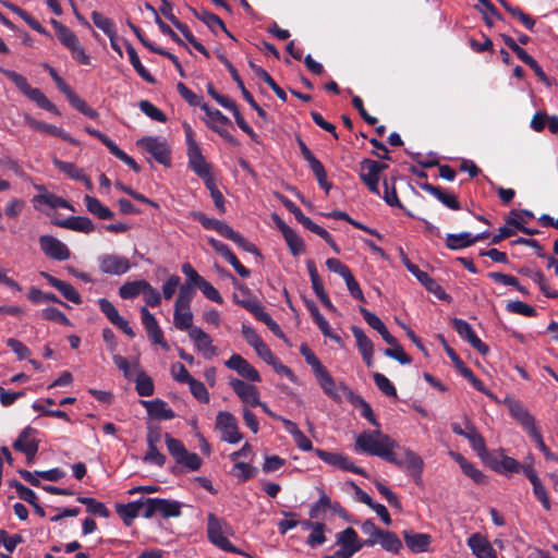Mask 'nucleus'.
<instances>
[{
  "mask_svg": "<svg viewBox=\"0 0 558 558\" xmlns=\"http://www.w3.org/2000/svg\"><path fill=\"white\" fill-rule=\"evenodd\" d=\"M399 448V444L379 428L363 432L355 437L354 450L356 452L379 457L395 465L402 466V461L395 452Z\"/></svg>",
  "mask_w": 558,
  "mask_h": 558,
  "instance_id": "f257e3e1",
  "label": "nucleus"
},
{
  "mask_svg": "<svg viewBox=\"0 0 558 558\" xmlns=\"http://www.w3.org/2000/svg\"><path fill=\"white\" fill-rule=\"evenodd\" d=\"M502 403L507 407L510 415L521 425L523 430L536 444L537 448L542 451L547 460L558 462V456L549 450L546 446L541 429L536 424L535 417L530 411L518 400L506 397Z\"/></svg>",
  "mask_w": 558,
  "mask_h": 558,
  "instance_id": "f03ea898",
  "label": "nucleus"
},
{
  "mask_svg": "<svg viewBox=\"0 0 558 558\" xmlns=\"http://www.w3.org/2000/svg\"><path fill=\"white\" fill-rule=\"evenodd\" d=\"M232 534L233 530L228 522L218 519L213 513L207 515V535L209 541L225 551L244 555L242 550L233 546L228 539ZM245 556L252 558L248 554H245Z\"/></svg>",
  "mask_w": 558,
  "mask_h": 558,
  "instance_id": "7ed1b4c3",
  "label": "nucleus"
},
{
  "mask_svg": "<svg viewBox=\"0 0 558 558\" xmlns=\"http://www.w3.org/2000/svg\"><path fill=\"white\" fill-rule=\"evenodd\" d=\"M1 73L15 84V86L36 105L54 114H60L58 108L45 96L39 88L32 87L27 80L15 71L0 69Z\"/></svg>",
  "mask_w": 558,
  "mask_h": 558,
  "instance_id": "20e7f679",
  "label": "nucleus"
},
{
  "mask_svg": "<svg viewBox=\"0 0 558 558\" xmlns=\"http://www.w3.org/2000/svg\"><path fill=\"white\" fill-rule=\"evenodd\" d=\"M315 377L325 395H327L335 402L340 403L343 398L350 401L354 395V392L343 381H335L326 368Z\"/></svg>",
  "mask_w": 558,
  "mask_h": 558,
  "instance_id": "39448f33",
  "label": "nucleus"
},
{
  "mask_svg": "<svg viewBox=\"0 0 558 558\" xmlns=\"http://www.w3.org/2000/svg\"><path fill=\"white\" fill-rule=\"evenodd\" d=\"M136 145L149 154L158 163L170 165V148L167 141L159 136H144Z\"/></svg>",
  "mask_w": 558,
  "mask_h": 558,
  "instance_id": "423d86ee",
  "label": "nucleus"
},
{
  "mask_svg": "<svg viewBox=\"0 0 558 558\" xmlns=\"http://www.w3.org/2000/svg\"><path fill=\"white\" fill-rule=\"evenodd\" d=\"M97 263L101 272L111 276H122L132 268L128 257L114 253L99 255Z\"/></svg>",
  "mask_w": 558,
  "mask_h": 558,
  "instance_id": "0eeeda50",
  "label": "nucleus"
},
{
  "mask_svg": "<svg viewBox=\"0 0 558 558\" xmlns=\"http://www.w3.org/2000/svg\"><path fill=\"white\" fill-rule=\"evenodd\" d=\"M387 168V165L380 163L372 159H364L360 165V178L368 187V190L380 195L379 179L380 173Z\"/></svg>",
  "mask_w": 558,
  "mask_h": 558,
  "instance_id": "6e6552de",
  "label": "nucleus"
},
{
  "mask_svg": "<svg viewBox=\"0 0 558 558\" xmlns=\"http://www.w3.org/2000/svg\"><path fill=\"white\" fill-rule=\"evenodd\" d=\"M315 454L325 463L338 468L343 471H350L352 473L367 476L365 470L356 466L350 457L340 452H331L323 449H316Z\"/></svg>",
  "mask_w": 558,
  "mask_h": 558,
  "instance_id": "1a4fd4ad",
  "label": "nucleus"
},
{
  "mask_svg": "<svg viewBox=\"0 0 558 558\" xmlns=\"http://www.w3.org/2000/svg\"><path fill=\"white\" fill-rule=\"evenodd\" d=\"M216 428L221 433V439L229 444H238L242 439L235 416L227 411H221L216 417Z\"/></svg>",
  "mask_w": 558,
  "mask_h": 558,
  "instance_id": "9d476101",
  "label": "nucleus"
},
{
  "mask_svg": "<svg viewBox=\"0 0 558 558\" xmlns=\"http://www.w3.org/2000/svg\"><path fill=\"white\" fill-rule=\"evenodd\" d=\"M39 440L37 438V430L31 426L25 427L14 441L13 447L15 450L23 452L28 462L33 461L38 451Z\"/></svg>",
  "mask_w": 558,
  "mask_h": 558,
  "instance_id": "9b49d317",
  "label": "nucleus"
},
{
  "mask_svg": "<svg viewBox=\"0 0 558 558\" xmlns=\"http://www.w3.org/2000/svg\"><path fill=\"white\" fill-rule=\"evenodd\" d=\"M189 337L193 341L197 352H199L205 360H211L218 354L217 348L213 344L211 337L202 328H191Z\"/></svg>",
  "mask_w": 558,
  "mask_h": 558,
  "instance_id": "f8f14e48",
  "label": "nucleus"
},
{
  "mask_svg": "<svg viewBox=\"0 0 558 558\" xmlns=\"http://www.w3.org/2000/svg\"><path fill=\"white\" fill-rule=\"evenodd\" d=\"M39 245L41 251L52 259L66 260L70 257L68 246L52 235H41Z\"/></svg>",
  "mask_w": 558,
  "mask_h": 558,
  "instance_id": "ddd939ff",
  "label": "nucleus"
},
{
  "mask_svg": "<svg viewBox=\"0 0 558 558\" xmlns=\"http://www.w3.org/2000/svg\"><path fill=\"white\" fill-rule=\"evenodd\" d=\"M225 365L228 368L235 371L241 377L250 381L258 383L262 380L257 369L240 354H232L230 359L225 362Z\"/></svg>",
  "mask_w": 558,
  "mask_h": 558,
  "instance_id": "4468645a",
  "label": "nucleus"
},
{
  "mask_svg": "<svg viewBox=\"0 0 558 558\" xmlns=\"http://www.w3.org/2000/svg\"><path fill=\"white\" fill-rule=\"evenodd\" d=\"M452 325L458 335L468 341L481 354H486L488 352V347L476 336L472 326L468 322L460 318H453Z\"/></svg>",
  "mask_w": 558,
  "mask_h": 558,
  "instance_id": "2eb2a0df",
  "label": "nucleus"
},
{
  "mask_svg": "<svg viewBox=\"0 0 558 558\" xmlns=\"http://www.w3.org/2000/svg\"><path fill=\"white\" fill-rule=\"evenodd\" d=\"M98 305L100 311L105 314L108 320L120 328L126 336L133 338L135 336L134 330L129 323L120 316L116 306L107 299H99Z\"/></svg>",
  "mask_w": 558,
  "mask_h": 558,
  "instance_id": "dca6fc26",
  "label": "nucleus"
},
{
  "mask_svg": "<svg viewBox=\"0 0 558 558\" xmlns=\"http://www.w3.org/2000/svg\"><path fill=\"white\" fill-rule=\"evenodd\" d=\"M229 385L243 403L251 407L259 404V392L255 386L238 378L230 379Z\"/></svg>",
  "mask_w": 558,
  "mask_h": 558,
  "instance_id": "f3484780",
  "label": "nucleus"
},
{
  "mask_svg": "<svg viewBox=\"0 0 558 558\" xmlns=\"http://www.w3.org/2000/svg\"><path fill=\"white\" fill-rule=\"evenodd\" d=\"M468 546L476 558H497V551L481 533H474L468 538Z\"/></svg>",
  "mask_w": 558,
  "mask_h": 558,
  "instance_id": "a211bd4d",
  "label": "nucleus"
},
{
  "mask_svg": "<svg viewBox=\"0 0 558 558\" xmlns=\"http://www.w3.org/2000/svg\"><path fill=\"white\" fill-rule=\"evenodd\" d=\"M25 123L35 131H38L44 134H49L52 136H58L72 145H78V142L75 138H73L69 133L63 131L61 128L38 121L34 118H31L29 116L25 117Z\"/></svg>",
  "mask_w": 558,
  "mask_h": 558,
  "instance_id": "6ab92c4d",
  "label": "nucleus"
},
{
  "mask_svg": "<svg viewBox=\"0 0 558 558\" xmlns=\"http://www.w3.org/2000/svg\"><path fill=\"white\" fill-rule=\"evenodd\" d=\"M50 24L56 32L57 38L70 51V53H73L76 49L83 47L78 37L68 26L54 19L50 21Z\"/></svg>",
  "mask_w": 558,
  "mask_h": 558,
  "instance_id": "aec40b11",
  "label": "nucleus"
},
{
  "mask_svg": "<svg viewBox=\"0 0 558 558\" xmlns=\"http://www.w3.org/2000/svg\"><path fill=\"white\" fill-rule=\"evenodd\" d=\"M404 543L408 546V548L415 553H426L429 550V546L432 543V537L427 533H415L412 531H403L402 533Z\"/></svg>",
  "mask_w": 558,
  "mask_h": 558,
  "instance_id": "412c9836",
  "label": "nucleus"
},
{
  "mask_svg": "<svg viewBox=\"0 0 558 558\" xmlns=\"http://www.w3.org/2000/svg\"><path fill=\"white\" fill-rule=\"evenodd\" d=\"M524 475L529 478L533 486V494L535 498L542 504L544 509L550 510L551 505L548 494L536 471L534 470L533 464H530L524 469Z\"/></svg>",
  "mask_w": 558,
  "mask_h": 558,
  "instance_id": "4be33fe9",
  "label": "nucleus"
},
{
  "mask_svg": "<svg viewBox=\"0 0 558 558\" xmlns=\"http://www.w3.org/2000/svg\"><path fill=\"white\" fill-rule=\"evenodd\" d=\"M351 331L356 340V345L363 357V361L368 367L373 366L374 344L372 340L360 327L352 326Z\"/></svg>",
  "mask_w": 558,
  "mask_h": 558,
  "instance_id": "5701e85b",
  "label": "nucleus"
},
{
  "mask_svg": "<svg viewBox=\"0 0 558 558\" xmlns=\"http://www.w3.org/2000/svg\"><path fill=\"white\" fill-rule=\"evenodd\" d=\"M201 108L206 113L207 119L205 123L207 124V126L217 132L218 134H220L221 136H225V126L230 123V120L225 114H222L218 109L211 108L207 104L201 105Z\"/></svg>",
  "mask_w": 558,
  "mask_h": 558,
  "instance_id": "b1692460",
  "label": "nucleus"
},
{
  "mask_svg": "<svg viewBox=\"0 0 558 558\" xmlns=\"http://www.w3.org/2000/svg\"><path fill=\"white\" fill-rule=\"evenodd\" d=\"M493 469L499 473L512 474V473H523L524 469L532 464L530 463L521 464L514 458L505 456L502 452L493 460Z\"/></svg>",
  "mask_w": 558,
  "mask_h": 558,
  "instance_id": "393cba45",
  "label": "nucleus"
},
{
  "mask_svg": "<svg viewBox=\"0 0 558 558\" xmlns=\"http://www.w3.org/2000/svg\"><path fill=\"white\" fill-rule=\"evenodd\" d=\"M404 460H401L407 472L418 482L422 477L424 462L423 459L410 448H402Z\"/></svg>",
  "mask_w": 558,
  "mask_h": 558,
  "instance_id": "a878e982",
  "label": "nucleus"
},
{
  "mask_svg": "<svg viewBox=\"0 0 558 558\" xmlns=\"http://www.w3.org/2000/svg\"><path fill=\"white\" fill-rule=\"evenodd\" d=\"M336 545L350 549L356 554L365 546V543L359 538L357 533L353 527H347L336 534Z\"/></svg>",
  "mask_w": 558,
  "mask_h": 558,
  "instance_id": "bb28decb",
  "label": "nucleus"
},
{
  "mask_svg": "<svg viewBox=\"0 0 558 558\" xmlns=\"http://www.w3.org/2000/svg\"><path fill=\"white\" fill-rule=\"evenodd\" d=\"M189 159V168L199 178L211 173V166L203 156L201 147H195L191 151H186Z\"/></svg>",
  "mask_w": 558,
  "mask_h": 558,
  "instance_id": "cd10ccee",
  "label": "nucleus"
},
{
  "mask_svg": "<svg viewBox=\"0 0 558 558\" xmlns=\"http://www.w3.org/2000/svg\"><path fill=\"white\" fill-rule=\"evenodd\" d=\"M486 238V233L472 235L470 232H461L458 234H447L446 244L450 250H461L472 245L473 243Z\"/></svg>",
  "mask_w": 558,
  "mask_h": 558,
  "instance_id": "c85d7f7f",
  "label": "nucleus"
},
{
  "mask_svg": "<svg viewBox=\"0 0 558 558\" xmlns=\"http://www.w3.org/2000/svg\"><path fill=\"white\" fill-rule=\"evenodd\" d=\"M40 193L34 197L36 205H47L50 208H64L74 211V207L65 199L47 192L43 186H36Z\"/></svg>",
  "mask_w": 558,
  "mask_h": 558,
  "instance_id": "c756f323",
  "label": "nucleus"
},
{
  "mask_svg": "<svg viewBox=\"0 0 558 558\" xmlns=\"http://www.w3.org/2000/svg\"><path fill=\"white\" fill-rule=\"evenodd\" d=\"M149 416L158 420H172L175 414L163 400L155 399L150 401H142Z\"/></svg>",
  "mask_w": 558,
  "mask_h": 558,
  "instance_id": "7c9ffc66",
  "label": "nucleus"
},
{
  "mask_svg": "<svg viewBox=\"0 0 558 558\" xmlns=\"http://www.w3.org/2000/svg\"><path fill=\"white\" fill-rule=\"evenodd\" d=\"M57 225L72 231L83 232L86 234L95 230L94 222L88 217L84 216H72L59 221Z\"/></svg>",
  "mask_w": 558,
  "mask_h": 558,
  "instance_id": "2f4dec72",
  "label": "nucleus"
},
{
  "mask_svg": "<svg viewBox=\"0 0 558 558\" xmlns=\"http://www.w3.org/2000/svg\"><path fill=\"white\" fill-rule=\"evenodd\" d=\"M134 369L136 372L135 388L141 397H149L154 393V383L151 378L141 369L137 361L134 362Z\"/></svg>",
  "mask_w": 558,
  "mask_h": 558,
  "instance_id": "473e14b6",
  "label": "nucleus"
},
{
  "mask_svg": "<svg viewBox=\"0 0 558 558\" xmlns=\"http://www.w3.org/2000/svg\"><path fill=\"white\" fill-rule=\"evenodd\" d=\"M423 189L424 191L433 195L435 198H437L446 207L452 210L460 209V204L452 193L445 192L444 190H441V187L434 186L432 184H425Z\"/></svg>",
  "mask_w": 558,
  "mask_h": 558,
  "instance_id": "72a5a7b5",
  "label": "nucleus"
},
{
  "mask_svg": "<svg viewBox=\"0 0 558 558\" xmlns=\"http://www.w3.org/2000/svg\"><path fill=\"white\" fill-rule=\"evenodd\" d=\"M451 457L454 459L456 462L460 465L463 473L472 478L477 484H484L485 483V475L482 471L475 468L474 464L469 462L462 454L458 452H450Z\"/></svg>",
  "mask_w": 558,
  "mask_h": 558,
  "instance_id": "f704fd0d",
  "label": "nucleus"
},
{
  "mask_svg": "<svg viewBox=\"0 0 558 558\" xmlns=\"http://www.w3.org/2000/svg\"><path fill=\"white\" fill-rule=\"evenodd\" d=\"M182 504L177 500L155 498L156 513L162 518L179 517L181 514Z\"/></svg>",
  "mask_w": 558,
  "mask_h": 558,
  "instance_id": "c9c22d12",
  "label": "nucleus"
},
{
  "mask_svg": "<svg viewBox=\"0 0 558 558\" xmlns=\"http://www.w3.org/2000/svg\"><path fill=\"white\" fill-rule=\"evenodd\" d=\"M377 544H379L384 550L391 554H399L403 547L402 542L397 534L388 530H383L377 539Z\"/></svg>",
  "mask_w": 558,
  "mask_h": 558,
  "instance_id": "e433bc0d",
  "label": "nucleus"
},
{
  "mask_svg": "<svg viewBox=\"0 0 558 558\" xmlns=\"http://www.w3.org/2000/svg\"><path fill=\"white\" fill-rule=\"evenodd\" d=\"M465 434L466 435L464 438L469 440L472 449L476 451L480 457H483L486 453L485 440L482 437V435L476 430L474 425H472L468 420L465 422Z\"/></svg>",
  "mask_w": 558,
  "mask_h": 558,
  "instance_id": "4c0bfd02",
  "label": "nucleus"
},
{
  "mask_svg": "<svg viewBox=\"0 0 558 558\" xmlns=\"http://www.w3.org/2000/svg\"><path fill=\"white\" fill-rule=\"evenodd\" d=\"M84 203L86 209L94 216L99 219H111L113 217V213L105 205L100 203V201L94 196L85 195Z\"/></svg>",
  "mask_w": 558,
  "mask_h": 558,
  "instance_id": "58836bf2",
  "label": "nucleus"
},
{
  "mask_svg": "<svg viewBox=\"0 0 558 558\" xmlns=\"http://www.w3.org/2000/svg\"><path fill=\"white\" fill-rule=\"evenodd\" d=\"M257 473V468L245 462H234L230 470V474L235 477L239 483H245L248 480L254 478Z\"/></svg>",
  "mask_w": 558,
  "mask_h": 558,
  "instance_id": "ea45409f",
  "label": "nucleus"
},
{
  "mask_svg": "<svg viewBox=\"0 0 558 558\" xmlns=\"http://www.w3.org/2000/svg\"><path fill=\"white\" fill-rule=\"evenodd\" d=\"M311 314L313 316L314 322L317 324L319 330L325 337L330 338L337 343H341V338L337 333H333L331 327L327 319L320 314L318 308L315 305L310 307Z\"/></svg>",
  "mask_w": 558,
  "mask_h": 558,
  "instance_id": "a19ab883",
  "label": "nucleus"
},
{
  "mask_svg": "<svg viewBox=\"0 0 558 558\" xmlns=\"http://www.w3.org/2000/svg\"><path fill=\"white\" fill-rule=\"evenodd\" d=\"M146 280L126 281L119 288V296L123 300H132L142 294Z\"/></svg>",
  "mask_w": 558,
  "mask_h": 558,
  "instance_id": "79ce46f5",
  "label": "nucleus"
},
{
  "mask_svg": "<svg viewBox=\"0 0 558 558\" xmlns=\"http://www.w3.org/2000/svg\"><path fill=\"white\" fill-rule=\"evenodd\" d=\"M173 324L179 330H191L193 326V313L191 308H174L173 312Z\"/></svg>",
  "mask_w": 558,
  "mask_h": 558,
  "instance_id": "37998d69",
  "label": "nucleus"
},
{
  "mask_svg": "<svg viewBox=\"0 0 558 558\" xmlns=\"http://www.w3.org/2000/svg\"><path fill=\"white\" fill-rule=\"evenodd\" d=\"M116 511L128 526L132 524L135 518L140 517L137 500L129 504H118Z\"/></svg>",
  "mask_w": 558,
  "mask_h": 558,
  "instance_id": "c03bdc74",
  "label": "nucleus"
},
{
  "mask_svg": "<svg viewBox=\"0 0 558 558\" xmlns=\"http://www.w3.org/2000/svg\"><path fill=\"white\" fill-rule=\"evenodd\" d=\"M413 276L422 283L429 292L434 293L439 299H445L446 293L442 288L425 271L418 269Z\"/></svg>",
  "mask_w": 558,
  "mask_h": 558,
  "instance_id": "a18cd8bd",
  "label": "nucleus"
},
{
  "mask_svg": "<svg viewBox=\"0 0 558 558\" xmlns=\"http://www.w3.org/2000/svg\"><path fill=\"white\" fill-rule=\"evenodd\" d=\"M319 498L316 502H314L308 511L311 519H318L322 513H324L327 509H329V506H331V499L329 496L322 489L317 488Z\"/></svg>",
  "mask_w": 558,
  "mask_h": 558,
  "instance_id": "49530a36",
  "label": "nucleus"
},
{
  "mask_svg": "<svg viewBox=\"0 0 558 558\" xmlns=\"http://www.w3.org/2000/svg\"><path fill=\"white\" fill-rule=\"evenodd\" d=\"M350 402L361 409V415L365 417L372 425L379 427V423L375 417V414L373 412V409L371 405L360 396L353 395V397L350 399Z\"/></svg>",
  "mask_w": 558,
  "mask_h": 558,
  "instance_id": "de8ad7c7",
  "label": "nucleus"
},
{
  "mask_svg": "<svg viewBox=\"0 0 558 558\" xmlns=\"http://www.w3.org/2000/svg\"><path fill=\"white\" fill-rule=\"evenodd\" d=\"M77 501L85 505L87 507V511L90 512L92 514L99 515L101 518L109 517V510L105 506V504L96 500L95 498L78 497Z\"/></svg>",
  "mask_w": 558,
  "mask_h": 558,
  "instance_id": "09e8293b",
  "label": "nucleus"
},
{
  "mask_svg": "<svg viewBox=\"0 0 558 558\" xmlns=\"http://www.w3.org/2000/svg\"><path fill=\"white\" fill-rule=\"evenodd\" d=\"M193 296V287L189 283L182 284L179 289V293L174 302V308H191Z\"/></svg>",
  "mask_w": 558,
  "mask_h": 558,
  "instance_id": "8fccbe9b",
  "label": "nucleus"
},
{
  "mask_svg": "<svg viewBox=\"0 0 558 558\" xmlns=\"http://www.w3.org/2000/svg\"><path fill=\"white\" fill-rule=\"evenodd\" d=\"M362 532L368 536L367 539L362 541L365 543V546H374L377 544V539L381 534L383 530L376 526V524L372 520H366L361 523Z\"/></svg>",
  "mask_w": 558,
  "mask_h": 558,
  "instance_id": "3c124183",
  "label": "nucleus"
},
{
  "mask_svg": "<svg viewBox=\"0 0 558 558\" xmlns=\"http://www.w3.org/2000/svg\"><path fill=\"white\" fill-rule=\"evenodd\" d=\"M141 111L154 121L165 123L167 121L166 114L148 100H142L138 104Z\"/></svg>",
  "mask_w": 558,
  "mask_h": 558,
  "instance_id": "603ef678",
  "label": "nucleus"
},
{
  "mask_svg": "<svg viewBox=\"0 0 558 558\" xmlns=\"http://www.w3.org/2000/svg\"><path fill=\"white\" fill-rule=\"evenodd\" d=\"M300 353L304 356L306 363L312 367L315 376L326 368L319 359L315 355V353L307 347V344L302 343L300 345Z\"/></svg>",
  "mask_w": 558,
  "mask_h": 558,
  "instance_id": "864d4df0",
  "label": "nucleus"
},
{
  "mask_svg": "<svg viewBox=\"0 0 558 558\" xmlns=\"http://www.w3.org/2000/svg\"><path fill=\"white\" fill-rule=\"evenodd\" d=\"M302 225L308 229L310 231L314 232L315 234L323 238L336 252H338V248L336 246L335 241L332 240L330 233L325 230L323 227L316 225L311 218L306 217Z\"/></svg>",
  "mask_w": 558,
  "mask_h": 558,
  "instance_id": "5fc2aeb1",
  "label": "nucleus"
},
{
  "mask_svg": "<svg viewBox=\"0 0 558 558\" xmlns=\"http://www.w3.org/2000/svg\"><path fill=\"white\" fill-rule=\"evenodd\" d=\"M40 316L46 320H51L63 326H71V322L66 315L57 307L49 306L44 308Z\"/></svg>",
  "mask_w": 558,
  "mask_h": 558,
  "instance_id": "6e6d98bb",
  "label": "nucleus"
},
{
  "mask_svg": "<svg viewBox=\"0 0 558 558\" xmlns=\"http://www.w3.org/2000/svg\"><path fill=\"white\" fill-rule=\"evenodd\" d=\"M287 234L284 240L293 256H299L305 250L303 240L295 233L294 230H286Z\"/></svg>",
  "mask_w": 558,
  "mask_h": 558,
  "instance_id": "4d7b16f0",
  "label": "nucleus"
},
{
  "mask_svg": "<svg viewBox=\"0 0 558 558\" xmlns=\"http://www.w3.org/2000/svg\"><path fill=\"white\" fill-rule=\"evenodd\" d=\"M70 104L80 112L87 116L90 119H95L98 117V113L96 110H94L92 107H89L84 99H82L80 96H77L75 93L71 94L68 97Z\"/></svg>",
  "mask_w": 558,
  "mask_h": 558,
  "instance_id": "13d9d810",
  "label": "nucleus"
},
{
  "mask_svg": "<svg viewBox=\"0 0 558 558\" xmlns=\"http://www.w3.org/2000/svg\"><path fill=\"white\" fill-rule=\"evenodd\" d=\"M53 165L56 166V168H58L60 171L64 172L71 179L80 181V179L83 178V174H84L83 169L76 167L72 162L54 159Z\"/></svg>",
  "mask_w": 558,
  "mask_h": 558,
  "instance_id": "bf43d9fd",
  "label": "nucleus"
},
{
  "mask_svg": "<svg viewBox=\"0 0 558 558\" xmlns=\"http://www.w3.org/2000/svg\"><path fill=\"white\" fill-rule=\"evenodd\" d=\"M165 440L169 453L175 461L179 460L187 451L181 440L173 438L169 434L165 435Z\"/></svg>",
  "mask_w": 558,
  "mask_h": 558,
  "instance_id": "052dcab7",
  "label": "nucleus"
},
{
  "mask_svg": "<svg viewBox=\"0 0 558 558\" xmlns=\"http://www.w3.org/2000/svg\"><path fill=\"white\" fill-rule=\"evenodd\" d=\"M506 308L510 313L520 314L526 317H533L536 315V310L522 301H510Z\"/></svg>",
  "mask_w": 558,
  "mask_h": 558,
  "instance_id": "680f3d73",
  "label": "nucleus"
},
{
  "mask_svg": "<svg viewBox=\"0 0 558 558\" xmlns=\"http://www.w3.org/2000/svg\"><path fill=\"white\" fill-rule=\"evenodd\" d=\"M187 385L193 397L196 398L199 402L207 403L209 401L208 390L202 381L192 378Z\"/></svg>",
  "mask_w": 558,
  "mask_h": 558,
  "instance_id": "e2e57ef3",
  "label": "nucleus"
},
{
  "mask_svg": "<svg viewBox=\"0 0 558 558\" xmlns=\"http://www.w3.org/2000/svg\"><path fill=\"white\" fill-rule=\"evenodd\" d=\"M142 294L146 303V307H155L161 303L160 292L156 288H154L148 281H146Z\"/></svg>",
  "mask_w": 558,
  "mask_h": 558,
  "instance_id": "0e129e2a",
  "label": "nucleus"
},
{
  "mask_svg": "<svg viewBox=\"0 0 558 558\" xmlns=\"http://www.w3.org/2000/svg\"><path fill=\"white\" fill-rule=\"evenodd\" d=\"M325 530L326 525L320 522L311 531L306 544L312 548L323 545L326 542Z\"/></svg>",
  "mask_w": 558,
  "mask_h": 558,
  "instance_id": "69168bd1",
  "label": "nucleus"
},
{
  "mask_svg": "<svg viewBox=\"0 0 558 558\" xmlns=\"http://www.w3.org/2000/svg\"><path fill=\"white\" fill-rule=\"evenodd\" d=\"M377 388L388 397H397V390L392 383L383 374L375 373L373 375Z\"/></svg>",
  "mask_w": 558,
  "mask_h": 558,
  "instance_id": "338daca9",
  "label": "nucleus"
},
{
  "mask_svg": "<svg viewBox=\"0 0 558 558\" xmlns=\"http://www.w3.org/2000/svg\"><path fill=\"white\" fill-rule=\"evenodd\" d=\"M202 293L210 301L221 304L223 302L222 296L219 291L206 279L201 280V282L196 286Z\"/></svg>",
  "mask_w": 558,
  "mask_h": 558,
  "instance_id": "774afa93",
  "label": "nucleus"
}]
</instances>
